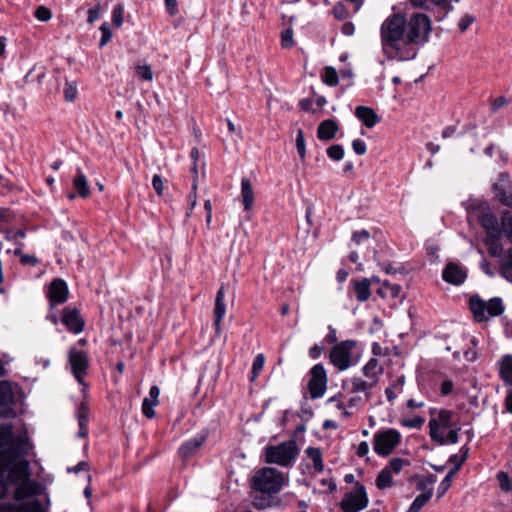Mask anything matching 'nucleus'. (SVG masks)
<instances>
[{
  "mask_svg": "<svg viewBox=\"0 0 512 512\" xmlns=\"http://www.w3.org/2000/svg\"><path fill=\"white\" fill-rule=\"evenodd\" d=\"M27 452L23 437L14 435V426L5 423L0 426V478L7 472V483L18 484L30 477L29 462L17 461Z\"/></svg>",
  "mask_w": 512,
  "mask_h": 512,
  "instance_id": "1",
  "label": "nucleus"
},
{
  "mask_svg": "<svg viewBox=\"0 0 512 512\" xmlns=\"http://www.w3.org/2000/svg\"><path fill=\"white\" fill-rule=\"evenodd\" d=\"M405 34L406 19L403 15L393 14L387 17L380 28L381 43L384 52L390 48L395 51V54L401 60L414 58L416 56V52H413V54L409 57H403L399 54V43L402 39H405Z\"/></svg>",
  "mask_w": 512,
  "mask_h": 512,
  "instance_id": "2",
  "label": "nucleus"
},
{
  "mask_svg": "<svg viewBox=\"0 0 512 512\" xmlns=\"http://www.w3.org/2000/svg\"><path fill=\"white\" fill-rule=\"evenodd\" d=\"M285 484L282 472L275 468L265 467L255 472L251 487L262 494L272 495L280 492Z\"/></svg>",
  "mask_w": 512,
  "mask_h": 512,
  "instance_id": "3",
  "label": "nucleus"
},
{
  "mask_svg": "<svg viewBox=\"0 0 512 512\" xmlns=\"http://www.w3.org/2000/svg\"><path fill=\"white\" fill-rule=\"evenodd\" d=\"M430 32V18L426 14L416 13L406 20L405 43L422 45L428 41Z\"/></svg>",
  "mask_w": 512,
  "mask_h": 512,
  "instance_id": "4",
  "label": "nucleus"
},
{
  "mask_svg": "<svg viewBox=\"0 0 512 512\" xmlns=\"http://www.w3.org/2000/svg\"><path fill=\"white\" fill-rule=\"evenodd\" d=\"M469 307L477 322L488 321L504 312L503 301L500 297H493L485 301L478 295H473L470 297Z\"/></svg>",
  "mask_w": 512,
  "mask_h": 512,
  "instance_id": "5",
  "label": "nucleus"
},
{
  "mask_svg": "<svg viewBox=\"0 0 512 512\" xmlns=\"http://www.w3.org/2000/svg\"><path fill=\"white\" fill-rule=\"evenodd\" d=\"M476 219L485 230L486 237L502 234L498 219L486 203H478L469 210V219Z\"/></svg>",
  "mask_w": 512,
  "mask_h": 512,
  "instance_id": "6",
  "label": "nucleus"
},
{
  "mask_svg": "<svg viewBox=\"0 0 512 512\" xmlns=\"http://www.w3.org/2000/svg\"><path fill=\"white\" fill-rule=\"evenodd\" d=\"M298 449L294 441L283 442L266 448V462L288 466L296 457Z\"/></svg>",
  "mask_w": 512,
  "mask_h": 512,
  "instance_id": "7",
  "label": "nucleus"
},
{
  "mask_svg": "<svg viewBox=\"0 0 512 512\" xmlns=\"http://www.w3.org/2000/svg\"><path fill=\"white\" fill-rule=\"evenodd\" d=\"M68 363L77 382L86 388L87 383L85 382V376L87 375L90 365L87 352L71 347L68 352Z\"/></svg>",
  "mask_w": 512,
  "mask_h": 512,
  "instance_id": "8",
  "label": "nucleus"
},
{
  "mask_svg": "<svg viewBox=\"0 0 512 512\" xmlns=\"http://www.w3.org/2000/svg\"><path fill=\"white\" fill-rule=\"evenodd\" d=\"M356 346L354 340H344L336 344L330 351V362L339 370L344 371L352 364V350Z\"/></svg>",
  "mask_w": 512,
  "mask_h": 512,
  "instance_id": "9",
  "label": "nucleus"
},
{
  "mask_svg": "<svg viewBox=\"0 0 512 512\" xmlns=\"http://www.w3.org/2000/svg\"><path fill=\"white\" fill-rule=\"evenodd\" d=\"M369 500L365 487L357 482L350 492L346 493L340 502L344 512H359L368 506Z\"/></svg>",
  "mask_w": 512,
  "mask_h": 512,
  "instance_id": "10",
  "label": "nucleus"
},
{
  "mask_svg": "<svg viewBox=\"0 0 512 512\" xmlns=\"http://www.w3.org/2000/svg\"><path fill=\"white\" fill-rule=\"evenodd\" d=\"M401 434L392 428L374 434L373 449L380 456H388L399 444Z\"/></svg>",
  "mask_w": 512,
  "mask_h": 512,
  "instance_id": "11",
  "label": "nucleus"
},
{
  "mask_svg": "<svg viewBox=\"0 0 512 512\" xmlns=\"http://www.w3.org/2000/svg\"><path fill=\"white\" fill-rule=\"evenodd\" d=\"M453 424V413L442 409L436 417L429 420L430 437L440 445L446 444L444 431L451 428Z\"/></svg>",
  "mask_w": 512,
  "mask_h": 512,
  "instance_id": "12",
  "label": "nucleus"
},
{
  "mask_svg": "<svg viewBox=\"0 0 512 512\" xmlns=\"http://www.w3.org/2000/svg\"><path fill=\"white\" fill-rule=\"evenodd\" d=\"M308 389L311 398L316 399L323 396L327 387L326 370L322 364L314 365L310 370Z\"/></svg>",
  "mask_w": 512,
  "mask_h": 512,
  "instance_id": "13",
  "label": "nucleus"
},
{
  "mask_svg": "<svg viewBox=\"0 0 512 512\" xmlns=\"http://www.w3.org/2000/svg\"><path fill=\"white\" fill-rule=\"evenodd\" d=\"M43 487L36 480L30 477L17 484L14 491V499L16 501H23L29 498L36 497L42 493Z\"/></svg>",
  "mask_w": 512,
  "mask_h": 512,
  "instance_id": "14",
  "label": "nucleus"
},
{
  "mask_svg": "<svg viewBox=\"0 0 512 512\" xmlns=\"http://www.w3.org/2000/svg\"><path fill=\"white\" fill-rule=\"evenodd\" d=\"M62 323L73 333H80L84 329L85 322L76 308L67 307L63 310Z\"/></svg>",
  "mask_w": 512,
  "mask_h": 512,
  "instance_id": "15",
  "label": "nucleus"
},
{
  "mask_svg": "<svg viewBox=\"0 0 512 512\" xmlns=\"http://www.w3.org/2000/svg\"><path fill=\"white\" fill-rule=\"evenodd\" d=\"M48 298L51 306L64 303L68 298L66 282L60 278L54 279L49 286Z\"/></svg>",
  "mask_w": 512,
  "mask_h": 512,
  "instance_id": "16",
  "label": "nucleus"
},
{
  "mask_svg": "<svg viewBox=\"0 0 512 512\" xmlns=\"http://www.w3.org/2000/svg\"><path fill=\"white\" fill-rule=\"evenodd\" d=\"M442 277L444 281L450 284L461 285L467 278V272L459 264L450 262L444 268Z\"/></svg>",
  "mask_w": 512,
  "mask_h": 512,
  "instance_id": "17",
  "label": "nucleus"
},
{
  "mask_svg": "<svg viewBox=\"0 0 512 512\" xmlns=\"http://www.w3.org/2000/svg\"><path fill=\"white\" fill-rule=\"evenodd\" d=\"M0 512H48L38 499L20 504L5 503L0 507Z\"/></svg>",
  "mask_w": 512,
  "mask_h": 512,
  "instance_id": "18",
  "label": "nucleus"
},
{
  "mask_svg": "<svg viewBox=\"0 0 512 512\" xmlns=\"http://www.w3.org/2000/svg\"><path fill=\"white\" fill-rule=\"evenodd\" d=\"M224 298L225 292L224 287L222 286L217 291L214 307V327L217 334H220L221 332V321L226 313V304L224 302Z\"/></svg>",
  "mask_w": 512,
  "mask_h": 512,
  "instance_id": "19",
  "label": "nucleus"
},
{
  "mask_svg": "<svg viewBox=\"0 0 512 512\" xmlns=\"http://www.w3.org/2000/svg\"><path fill=\"white\" fill-rule=\"evenodd\" d=\"M355 116L363 122L367 128L374 127L380 121V117L375 110L367 106H357L355 108Z\"/></svg>",
  "mask_w": 512,
  "mask_h": 512,
  "instance_id": "20",
  "label": "nucleus"
},
{
  "mask_svg": "<svg viewBox=\"0 0 512 512\" xmlns=\"http://www.w3.org/2000/svg\"><path fill=\"white\" fill-rule=\"evenodd\" d=\"M339 130L337 122L333 119L322 121L317 128V137L322 141L332 140Z\"/></svg>",
  "mask_w": 512,
  "mask_h": 512,
  "instance_id": "21",
  "label": "nucleus"
},
{
  "mask_svg": "<svg viewBox=\"0 0 512 512\" xmlns=\"http://www.w3.org/2000/svg\"><path fill=\"white\" fill-rule=\"evenodd\" d=\"M206 437H207V434L202 432V433H199L194 438L186 441L180 447L179 454L183 458L190 457L192 454L195 453V451H197L203 445V443L206 440Z\"/></svg>",
  "mask_w": 512,
  "mask_h": 512,
  "instance_id": "22",
  "label": "nucleus"
},
{
  "mask_svg": "<svg viewBox=\"0 0 512 512\" xmlns=\"http://www.w3.org/2000/svg\"><path fill=\"white\" fill-rule=\"evenodd\" d=\"M506 180L503 176L498 183L494 185L495 196L501 204L512 208V188L506 186Z\"/></svg>",
  "mask_w": 512,
  "mask_h": 512,
  "instance_id": "23",
  "label": "nucleus"
},
{
  "mask_svg": "<svg viewBox=\"0 0 512 512\" xmlns=\"http://www.w3.org/2000/svg\"><path fill=\"white\" fill-rule=\"evenodd\" d=\"M376 382L371 380H363L359 377H354L351 381V392L358 393L363 392L365 395V401H369L372 397L371 390L376 385Z\"/></svg>",
  "mask_w": 512,
  "mask_h": 512,
  "instance_id": "24",
  "label": "nucleus"
},
{
  "mask_svg": "<svg viewBox=\"0 0 512 512\" xmlns=\"http://www.w3.org/2000/svg\"><path fill=\"white\" fill-rule=\"evenodd\" d=\"M241 196L244 210H251L254 204V191L250 180L247 178H243L241 181Z\"/></svg>",
  "mask_w": 512,
  "mask_h": 512,
  "instance_id": "25",
  "label": "nucleus"
},
{
  "mask_svg": "<svg viewBox=\"0 0 512 512\" xmlns=\"http://www.w3.org/2000/svg\"><path fill=\"white\" fill-rule=\"evenodd\" d=\"M377 280L376 278H364L361 281H355L354 282V290L356 293V298L359 302H365L369 299L371 292H370V286L371 281Z\"/></svg>",
  "mask_w": 512,
  "mask_h": 512,
  "instance_id": "26",
  "label": "nucleus"
},
{
  "mask_svg": "<svg viewBox=\"0 0 512 512\" xmlns=\"http://www.w3.org/2000/svg\"><path fill=\"white\" fill-rule=\"evenodd\" d=\"M499 374L508 385H512V355H504L500 361Z\"/></svg>",
  "mask_w": 512,
  "mask_h": 512,
  "instance_id": "27",
  "label": "nucleus"
},
{
  "mask_svg": "<svg viewBox=\"0 0 512 512\" xmlns=\"http://www.w3.org/2000/svg\"><path fill=\"white\" fill-rule=\"evenodd\" d=\"M365 377L373 382H378L379 375L382 369L379 367V362L376 358H371L362 368Z\"/></svg>",
  "mask_w": 512,
  "mask_h": 512,
  "instance_id": "28",
  "label": "nucleus"
},
{
  "mask_svg": "<svg viewBox=\"0 0 512 512\" xmlns=\"http://www.w3.org/2000/svg\"><path fill=\"white\" fill-rule=\"evenodd\" d=\"M73 186L77 190L78 195L82 198H86L90 194L87 178L83 174L80 168L77 169L76 176L73 180Z\"/></svg>",
  "mask_w": 512,
  "mask_h": 512,
  "instance_id": "29",
  "label": "nucleus"
},
{
  "mask_svg": "<svg viewBox=\"0 0 512 512\" xmlns=\"http://www.w3.org/2000/svg\"><path fill=\"white\" fill-rule=\"evenodd\" d=\"M502 234L497 237H486L485 243L488 246V252L493 257L504 258L503 247L500 242Z\"/></svg>",
  "mask_w": 512,
  "mask_h": 512,
  "instance_id": "30",
  "label": "nucleus"
},
{
  "mask_svg": "<svg viewBox=\"0 0 512 512\" xmlns=\"http://www.w3.org/2000/svg\"><path fill=\"white\" fill-rule=\"evenodd\" d=\"M500 274L512 282V249H509L500 264Z\"/></svg>",
  "mask_w": 512,
  "mask_h": 512,
  "instance_id": "31",
  "label": "nucleus"
},
{
  "mask_svg": "<svg viewBox=\"0 0 512 512\" xmlns=\"http://www.w3.org/2000/svg\"><path fill=\"white\" fill-rule=\"evenodd\" d=\"M306 453L313 462L314 470L317 472H322L324 470V464L321 450L316 447H308Z\"/></svg>",
  "mask_w": 512,
  "mask_h": 512,
  "instance_id": "32",
  "label": "nucleus"
},
{
  "mask_svg": "<svg viewBox=\"0 0 512 512\" xmlns=\"http://www.w3.org/2000/svg\"><path fill=\"white\" fill-rule=\"evenodd\" d=\"M393 485V474L386 468H383L376 478L378 489H386Z\"/></svg>",
  "mask_w": 512,
  "mask_h": 512,
  "instance_id": "33",
  "label": "nucleus"
},
{
  "mask_svg": "<svg viewBox=\"0 0 512 512\" xmlns=\"http://www.w3.org/2000/svg\"><path fill=\"white\" fill-rule=\"evenodd\" d=\"M431 497L432 490H429L418 495L412 502L407 512H420V510L426 505V503L431 499Z\"/></svg>",
  "mask_w": 512,
  "mask_h": 512,
  "instance_id": "34",
  "label": "nucleus"
},
{
  "mask_svg": "<svg viewBox=\"0 0 512 512\" xmlns=\"http://www.w3.org/2000/svg\"><path fill=\"white\" fill-rule=\"evenodd\" d=\"M321 77L323 82L328 86H336L339 82L337 71L331 66L324 68Z\"/></svg>",
  "mask_w": 512,
  "mask_h": 512,
  "instance_id": "35",
  "label": "nucleus"
},
{
  "mask_svg": "<svg viewBox=\"0 0 512 512\" xmlns=\"http://www.w3.org/2000/svg\"><path fill=\"white\" fill-rule=\"evenodd\" d=\"M326 153L330 159L334 161H340L344 157V148L340 144H335L328 147Z\"/></svg>",
  "mask_w": 512,
  "mask_h": 512,
  "instance_id": "36",
  "label": "nucleus"
},
{
  "mask_svg": "<svg viewBox=\"0 0 512 512\" xmlns=\"http://www.w3.org/2000/svg\"><path fill=\"white\" fill-rule=\"evenodd\" d=\"M408 464V461L399 457L392 458L388 465L384 468L388 469L392 474H398L402 470L403 466Z\"/></svg>",
  "mask_w": 512,
  "mask_h": 512,
  "instance_id": "37",
  "label": "nucleus"
},
{
  "mask_svg": "<svg viewBox=\"0 0 512 512\" xmlns=\"http://www.w3.org/2000/svg\"><path fill=\"white\" fill-rule=\"evenodd\" d=\"M159 401H152V399L144 398L142 402V413L149 419L155 416L154 407L157 406Z\"/></svg>",
  "mask_w": 512,
  "mask_h": 512,
  "instance_id": "38",
  "label": "nucleus"
},
{
  "mask_svg": "<svg viewBox=\"0 0 512 512\" xmlns=\"http://www.w3.org/2000/svg\"><path fill=\"white\" fill-rule=\"evenodd\" d=\"M265 363V356L263 354H258L252 364V377L251 381H254L259 375L260 371L263 369Z\"/></svg>",
  "mask_w": 512,
  "mask_h": 512,
  "instance_id": "39",
  "label": "nucleus"
},
{
  "mask_svg": "<svg viewBox=\"0 0 512 512\" xmlns=\"http://www.w3.org/2000/svg\"><path fill=\"white\" fill-rule=\"evenodd\" d=\"M296 148H297L300 158L302 160H304L306 157V145H305L304 133H303L302 129L297 130Z\"/></svg>",
  "mask_w": 512,
  "mask_h": 512,
  "instance_id": "40",
  "label": "nucleus"
},
{
  "mask_svg": "<svg viewBox=\"0 0 512 512\" xmlns=\"http://www.w3.org/2000/svg\"><path fill=\"white\" fill-rule=\"evenodd\" d=\"M468 452H469V448L466 445L461 447V449H460V453L461 454L460 455L459 454L451 455L450 458H449V462L453 463L454 465L458 464L459 467H461L462 464L467 459Z\"/></svg>",
  "mask_w": 512,
  "mask_h": 512,
  "instance_id": "41",
  "label": "nucleus"
},
{
  "mask_svg": "<svg viewBox=\"0 0 512 512\" xmlns=\"http://www.w3.org/2000/svg\"><path fill=\"white\" fill-rule=\"evenodd\" d=\"M11 389L7 382L0 381V405H4L11 399Z\"/></svg>",
  "mask_w": 512,
  "mask_h": 512,
  "instance_id": "42",
  "label": "nucleus"
},
{
  "mask_svg": "<svg viewBox=\"0 0 512 512\" xmlns=\"http://www.w3.org/2000/svg\"><path fill=\"white\" fill-rule=\"evenodd\" d=\"M507 239L512 243V214H506L502 219V229H501Z\"/></svg>",
  "mask_w": 512,
  "mask_h": 512,
  "instance_id": "43",
  "label": "nucleus"
},
{
  "mask_svg": "<svg viewBox=\"0 0 512 512\" xmlns=\"http://www.w3.org/2000/svg\"><path fill=\"white\" fill-rule=\"evenodd\" d=\"M123 15H124V8L122 5L118 4L114 7L112 11V23L117 28H120L123 23Z\"/></svg>",
  "mask_w": 512,
  "mask_h": 512,
  "instance_id": "44",
  "label": "nucleus"
},
{
  "mask_svg": "<svg viewBox=\"0 0 512 512\" xmlns=\"http://www.w3.org/2000/svg\"><path fill=\"white\" fill-rule=\"evenodd\" d=\"M136 73L138 74V76L141 79H143L145 81L153 80V72H152L151 66H149V65H137Z\"/></svg>",
  "mask_w": 512,
  "mask_h": 512,
  "instance_id": "45",
  "label": "nucleus"
},
{
  "mask_svg": "<svg viewBox=\"0 0 512 512\" xmlns=\"http://www.w3.org/2000/svg\"><path fill=\"white\" fill-rule=\"evenodd\" d=\"M497 479H498L500 487L503 491H506V492L512 491V479L509 478L507 473L499 472L497 474Z\"/></svg>",
  "mask_w": 512,
  "mask_h": 512,
  "instance_id": "46",
  "label": "nucleus"
},
{
  "mask_svg": "<svg viewBox=\"0 0 512 512\" xmlns=\"http://www.w3.org/2000/svg\"><path fill=\"white\" fill-rule=\"evenodd\" d=\"M425 422V419L421 416H415L412 419H405L401 421L402 426L411 429H420Z\"/></svg>",
  "mask_w": 512,
  "mask_h": 512,
  "instance_id": "47",
  "label": "nucleus"
},
{
  "mask_svg": "<svg viewBox=\"0 0 512 512\" xmlns=\"http://www.w3.org/2000/svg\"><path fill=\"white\" fill-rule=\"evenodd\" d=\"M64 97L67 101L72 102L77 97V86L75 83L66 82L64 87Z\"/></svg>",
  "mask_w": 512,
  "mask_h": 512,
  "instance_id": "48",
  "label": "nucleus"
},
{
  "mask_svg": "<svg viewBox=\"0 0 512 512\" xmlns=\"http://www.w3.org/2000/svg\"><path fill=\"white\" fill-rule=\"evenodd\" d=\"M293 30L291 28H287L281 34V45L283 48H290L294 45L293 40Z\"/></svg>",
  "mask_w": 512,
  "mask_h": 512,
  "instance_id": "49",
  "label": "nucleus"
},
{
  "mask_svg": "<svg viewBox=\"0 0 512 512\" xmlns=\"http://www.w3.org/2000/svg\"><path fill=\"white\" fill-rule=\"evenodd\" d=\"M100 31L102 33V37H101L99 46L102 48L103 46H105L111 40V38H112V31L110 30V28H109L107 23H103L100 26Z\"/></svg>",
  "mask_w": 512,
  "mask_h": 512,
  "instance_id": "50",
  "label": "nucleus"
},
{
  "mask_svg": "<svg viewBox=\"0 0 512 512\" xmlns=\"http://www.w3.org/2000/svg\"><path fill=\"white\" fill-rule=\"evenodd\" d=\"M197 188H198V185H196V180H195L192 183V190L188 196L189 202H190V209L187 212V217L191 216L192 210L197 204Z\"/></svg>",
  "mask_w": 512,
  "mask_h": 512,
  "instance_id": "51",
  "label": "nucleus"
},
{
  "mask_svg": "<svg viewBox=\"0 0 512 512\" xmlns=\"http://www.w3.org/2000/svg\"><path fill=\"white\" fill-rule=\"evenodd\" d=\"M77 419L79 426L88 423V408L85 404H81L77 411Z\"/></svg>",
  "mask_w": 512,
  "mask_h": 512,
  "instance_id": "52",
  "label": "nucleus"
},
{
  "mask_svg": "<svg viewBox=\"0 0 512 512\" xmlns=\"http://www.w3.org/2000/svg\"><path fill=\"white\" fill-rule=\"evenodd\" d=\"M333 14L335 18L343 20L348 16V10L343 3L339 2L333 7Z\"/></svg>",
  "mask_w": 512,
  "mask_h": 512,
  "instance_id": "53",
  "label": "nucleus"
},
{
  "mask_svg": "<svg viewBox=\"0 0 512 512\" xmlns=\"http://www.w3.org/2000/svg\"><path fill=\"white\" fill-rule=\"evenodd\" d=\"M152 186L158 196H161L164 191V182L160 175L155 174L152 178Z\"/></svg>",
  "mask_w": 512,
  "mask_h": 512,
  "instance_id": "54",
  "label": "nucleus"
},
{
  "mask_svg": "<svg viewBox=\"0 0 512 512\" xmlns=\"http://www.w3.org/2000/svg\"><path fill=\"white\" fill-rule=\"evenodd\" d=\"M52 14L50 9L44 6H40L35 11V17L40 21H48L51 18Z\"/></svg>",
  "mask_w": 512,
  "mask_h": 512,
  "instance_id": "55",
  "label": "nucleus"
},
{
  "mask_svg": "<svg viewBox=\"0 0 512 512\" xmlns=\"http://www.w3.org/2000/svg\"><path fill=\"white\" fill-rule=\"evenodd\" d=\"M100 18V4L97 3L94 7L90 8L88 10V18L87 22L89 24H93L95 21H97Z\"/></svg>",
  "mask_w": 512,
  "mask_h": 512,
  "instance_id": "56",
  "label": "nucleus"
},
{
  "mask_svg": "<svg viewBox=\"0 0 512 512\" xmlns=\"http://www.w3.org/2000/svg\"><path fill=\"white\" fill-rule=\"evenodd\" d=\"M370 238V233L367 230L356 231L352 235V241L357 245Z\"/></svg>",
  "mask_w": 512,
  "mask_h": 512,
  "instance_id": "57",
  "label": "nucleus"
},
{
  "mask_svg": "<svg viewBox=\"0 0 512 512\" xmlns=\"http://www.w3.org/2000/svg\"><path fill=\"white\" fill-rule=\"evenodd\" d=\"M452 484V478L451 474H447L444 479L441 481L439 487H438V493L439 497H441L450 487Z\"/></svg>",
  "mask_w": 512,
  "mask_h": 512,
  "instance_id": "58",
  "label": "nucleus"
},
{
  "mask_svg": "<svg viewBox=\"0 0 512 512\" xmlns=\"http://www.w3.org/2000/svg\"><path fill=\"white\" fill-rule=\"evenodd\" d=\"M352 148L357 155H364L367 150L365 142L360 139L353 140Z\"/></svg>",
  "mask_w": 512,
  "mask_h": 512,
  "instance_id": "59",
  "label": "nucleus"
},
{
  "mask_svg": "<svg viewBox=\"0 0 512 512\" xmlns=\"http://www.w3.org/2000/svg\"><path fill=\"white\" fill-rule=\"evenodd\" d=\"M474 17L470 15H465L459 20L458 27L461 32H464L468 29V27L474 22Z\"/></svg>",
  "mask_w": 512,
  "mask_h": 512,
  "instance_id": "60",
  "label": "nucleus"
},
{
  "mask_svg": "<svg viewBox=\"0 0 512 512\" xmlns=\"http://www.w3.org/2000/svg\"><path fill=\"white\" fill-rule=\"evenodd\" d=\"M252 504L257 509H263L270 505V500L263 496H256L254 497Z\"/></svg>",
  "mask_w": 512,
  "mask_h": 512,
  "instance_id": "61",
  "label": "nucleus"
},
{
  "mask_svg": "<svg viewBox=\"0 0 512 512\" xmlns=\"http://www.w3.org/2000/svg\"><path fill=\"white\" fill-rule=\"evenodd\" d=\"M384 287L390 291L393 298H397L401 292V286L398 284H391L389 282L384 283Z\"/></svg>",
  "mask_w": 512,
  "mask_h": 512,
  "instance_id": "62",
  "label": "nucleus"
},
{
  "mask_svg": "<svg viewBox=\"0 0 512 512\" xmlns=\"http://www.w3.org/2000/svg\"><path fill=\"white\" fill-rule=\"evenodd\" d=\"M20 262L23 265L36 266L39 263V260L34 255L25 254L21 255Z\"/></svg>",
  "mask_w": 512,
  "mask_h": 512,
  "instance_id": "63",
  "label": "nucleus"
},
{
  "mask_svg": "<svg viewBox=\"0 0 512 512\" xmlns=\"http://www.w3.org/2000/svg\"><path fill=\"white\" fill-rule=\"evenodd\" d=\"M324 351V348L323 346L319 345V344H315L313 345L310 349H309V356L312 358V359H318L321 354L323 353Z\"/></svg>",
  "mask_w": 512,
  "mask_h": 512,
  "instance_id": "64",
  "label": "nucleus"
}]
</instances>
